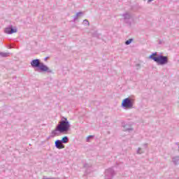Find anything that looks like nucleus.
Instances as JSON below:
<instances>
[{
    "mask_svg": "<svg viewBox=\"0 0 179 179\" xmlns=\"http://www.w3.org/2000/svg\"><path fill=\"white\" fill-rule=\"evenodd\" d=\"M123 131H124V132H132V131H134V129L131 127L129 124H125L123 126Z\"/></svg>",
    "mask_w": 179,
    "mask_h": 179,
    "instance_id": "obj_7",
    "label": "nucleus"
},
{
    "mask_svg": "<svg viewBox=\"0 0 179 179\" xmlns=\"http://www.w3.org/2000/svg\"><path fill=\"white\" fill-rule=\"evenodd\" d=\"M84 167H87V164H85Z\"/></svg>",
    "mask_w": 179,
    "mask_h": 179,
    "instance_id": "obj_20",
    "label": "nucleus"
},
{
    "mask_svg": "<svg viewBox=\"0 0 179 179\" xmlns=\"http://www.w3.org/2000/svg\"><path fill=\"white\" fill-rule=\"evenodd\" d=\"M74 22H76V20H78V15H75L74 16Z\"/></svg>",
    "mask_w": 179,
    "mask_h": 179,
    "instance_id": "obj_17",
    "label": "nucleus"
},
{
    "mask_svg": "<svg viewBox=\"0 0 179 179\" xmlns=\"http://www.w3.org/2000/svg\"><path fill=\"white\" fill-rule=\"evenodd\" d=\"M133 41H134V39L130 38L125 41V44L126 45H129V44H131V43H132Z\"/></svg>",
    "mask_w": 179,
    "mask_h": 179,
    "instance_id": "obj_12",
    "label": "nucleus"
},
{
    "mask_svg": "<svg viewBox=\"0 0 179 179\" xmlns=\"http://www.w3.org/2000/svg\"><path fill=\"white\" fill-rule=\"evenodd\" d=\"M17 32V29H13V27L12 25H10L9 27L5 29V33H6V34H13V33Z\"/></svg>",
    "mask_w": 179,
    "mask_h": 179,
    "instance_id": "obj_6",
    "label": "nucleus"
},
{
    "mask_svg": "<svg viewBox=\"0 0 179 179\" xmlns=\"http://www.w3.org/2000/svg\"><path fill=\"white\" fill-rule=\"evenodd\" d=\"M94 136H88L86 138L87 142H90V141H92V139H94Z\"/></svg>",
    "mask_w": 179,
    "mask_h": 179,
    "instance_id": "obj_13",
    "label": "nucleus"
},
{
    "mask_svg": "<svg viewBox=\"0 0 179 179\" xmlns=\"http://www.w3.org/2000/svg\"><path fill=\"white\" fill-rule=\"evenodd\" d=\"M71 131V124L66 117H63L59 122L55 129L50 133L51 138L59 136V135H65Z\"/></svg>",
    "mask_w": 179,
    "mask_h": 179,
    "instance_id": "obj_1",
    "label": "nucleus"
},
{
    "mask_svg": "<svg viewBox=\"0 0 179 179\" xmlns=\"http://www.w3.org/2000/svg\"><path fill=\"white\" fill-rule=\"evenodd\" d=\"M134 99L131 98H126L122 101V107L124 110H131V108H134Z\"/></svg>",
    "mask_w": 179,
    "mask_h": 179,
    "instance_id": "obj_4",
    "label": "nucleus"
},
{
    "mask_svg": "<svg viewBox=\"0 0 179 179\" xmlns=\"http://www.w3.org/2000/svg\"><path fill=\"white\" fill-rule=\"evenodd\" d=\"M31 66L36 69V71H40V72H47V73H52V70L44 63L41 62L40 59H35L31 60Z\"/></svg>",
    "mask_w": 179,
    "mask_h": 179,
    "instance_id": "obj_2",
    "label": "nucleus"
},
{
    "mask_svg": "<svg viewBox=\"0 0 179 179\" xmlns=\"http://www.w3.org/2000/svg\"><path fill=\"white\" fill-rule=\"evenodd\" d=\"M83 23H84V24H85V26H89V24H90L89 20H84Z\"/></svg>",
    "mask_w": 179,
    "mask_h": 179,
    "instance_id": "obj_14",
    "label": "nucleus"
},
{
    "mask_svg": "<svg viewBox=\"0 0 179 179\" xmlns=\"http://www.w3.org/2000/svg\"><path fill=\"white\" fill-rule=\"evenodd\" d=\"M178 152H179V145H178Z\"/></svg>",
    "mask_w": 179,
    "mask_h": 179,
    "instance_id": "obj_23",
    "label": "nucleus"
},
{
    "mask_svg": "<svg viewBox=\"0 0 179 179\" xmlns=\"http://www.w3.org/2000/svg\"><path fill=\"white\" fill-rule=\"evenodd\" d=\"M142 153H145V151L142 150V148H138L137 150V155H142Z\"/></svg>",
    "mask_w": 179,
    "mask_h": 179,
    "instance_id": "obj_11",
    "label": "nucleus"
},
{
    "mask_svg": "<svg viewBox=\"0 0 179 179\" xmlns=\"http://www.w3.org/2000/svg\"><path fill=\"white\" fill-rule=\"evenodd\" d=\"M48 58H50V57H45L44 61H47V59H48Z\"/></svg>",
    "mask_w": 179,
    "mask_h": 179,
    "instance_id": "obj_19",
    "label": "nucleus"
},
{
    "mask_svg": "<svg viewBox=\"0 0 179 179\" xmlns=\"http://www.w3.org/2000/svg\"><path fill=\"white\" fill-rule=\"evenodd\" d=\"M10 54L9 52H0V56L3 58H6V57H9Z\"/></svg>",
    "mask_w": 179,
    "mask_h": 179,
    "instance_id": "obj_10",
    "label": "nucleus"
},
{
    "mask_svg": "<svg viewBox=\"0 0 179 179\" xmlns=\"http://www.w3.org/2000/svg\"><path fill=\"white\" fill-rule=\"evenodd\" d=\"M136 69H139L141 68V64H136Z\"/></svg>",
    "mask_w": 179,
    "mask_h": 179,
    "instance_id": "obj_16",
    "label": "nucleus"
},
{
    "mask_svg": "<svg viewBox=\"0 0 179 179\" xmlns=\"http://www.w3.org/2000/svg\"><path fill=\"white\" fill-rule=\"evenodd\" d=\"M152 1H153V0H148V2H152Z\"/></svg>",
    "mask_w": 179,
    "mask_h": 179,
    "instance_id": "obj_21",
    "label": "nucleus"
},
{
    "mask_svg": "<svg viewBox=\"0 0 179 179\" xmlns=\"http://www.w3.org/2000/svg\"><path fill=\"white\" fill-rule=\"evenodd\" d=\"M172 163L175 166H178L179 164V156H175L172 157Z\"/></svg>",
    "mask_w": 179,
    "mask_h": 179,
    "instance_id": "obj_8",
    "label": "nucleus"
},
{
    "mask_svg": "<svg viewBox=\"0 0 179 179\" xmlns=\"http://www.w3.org/2000/svg\"><path fill=\"white\" fill-rule=\"evenodd\" d=\"M159 44H162V41H159Z\"/></svg>",
    "mask_w": 179,
    "mask_h": 179,
    "instance_id": "obj_22",
    "label": "nucleus"
},
{
    "mask_svg": "<svg viewBox=\"0 0 179 179\" xmlns=\"http://www.w3.org/2000/svg\"><path fill=\"white\" fill-rule=\"evenodd\" d=\"M69 142V138L68 136H64L62 138V140H57L55 142V145L57 149H65V145L62 143H68Z\"/></svg>",
    "mask_w": 179,
    "mask_h": 179,
    "instance_id": "obj_5",
    "label": "nucleus"
},
{
    "mask_svg": "<svg viewBox=\"0 0 179 179\" xmlns=\"http://www.w3.org/2000/svg\"><path fill=\"white\" fill-rule=\"evenodd\" d=\"M80 15H83V13L79 12V13H77L76 14V15L78 17H79V16H80Z\"/></svg>",
    "mask_w": 179,
    "mask_h": 179,
    "instance_id": "obj_15",
    "label": "nucleus"
},
{
    "mask_svg": "<svg viewBox=\"0 0 179 179\" xmlns=\"http://www.w3.org/2000/svg\"><path fill=\"white\" fill-rule=\"evenodd\" d=\"M124 20H126V23H128V20L132 17V15L129 14V13H126L122 15Z\"/></svg>",
    "mask_w": 179,
    "mask_h": 179,
    "instance_id": "obj_9",
    "label": "nucleus"
},
{
    "mask_svg": "<svg viewBox=\"0 0 179 179\" xmlns=\"http://www.w3.org/2000/svg\"><path fill=\"white\" fill-rule=\"evenodd\" d=\"M143 146H144V148H148V143H144V144H143Z\"/></svg>",
    "mask_w": 179,
    "mask_h": 179,
    "instance_id": "obj_18",
    "label": "nucleus"
},
{
    "mask_svg": "<svg viewBox=\"0 0 179 179\" xmlns=\"http://www.w3.org/2000/svg\"><path fill=\"white\" fill-rule=\"evenodd\" d=\"M149 58L157 62L158 65H166V64H169V57L162 55H158L157 52L152 53L150 55Z\"/></svg>",
    "mask_w": 179,
    "mask_h": 179,
    "instance_id": "obj_3",
    "label": "nucleus"
}]
</instances>
